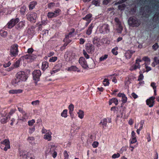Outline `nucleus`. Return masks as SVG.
<instances>
[{
	"label": "nucleus",
	"instance_id": "18",
	"mask_svg": "<svg viewBox=\"0 0 159 159\" xmlns=\"http://www.w3.org/2000/svg\"><path fill=\"white\" fill-rule=\"evenodd\" d=\"M52 133L48 131L47 133L45 134L43 136V138L48 141H50L52 139Z\"/></svg>",
	"mask_w": 159,
	"mask_h": 159
},
{
	"label": "nucleus",
	"instance_id": "34",
	"mask_svg": "<svg viewBox=\"0 0 159 159\" xmlns=\"http://www.w3.org/2000/svg\"><path fill=\"white\" fill-rule=\"evenodd\" d=\"M26 10V7L25 6H23L21 7L20 9V12L21 14L24 15Z\"/></svg>",
	"mask_w": 159,
	"mask_h": 159
},
{
	"label": "nucleus",
	"instance_id": "44",
	"mask_svg": "<svg viewBox=\"0 0 159 159\" xmlns=\"http://www.w3.org/2000/svg\"><path fill=\"white\" fill-rule=\"evenodd\" d=\"M47 16L48 18H52L55 17L53 12H49L48 13Z\"/></svg>",
	"mask_w": 159,
	"mask_h": 159
},
{
	"label": "nucleus",
	"instance_id": "30",
	"mask_svg": "<svg viewBox=\"0 0 159 159\" xmlns=\"http://www.w3.org/2000/svg\"><path fill=\"white\" fill-rule=\"evenodd\" d=\"M77 114H78V117L82 119L83 118L84 116V112L83 111L79 110V112H78Z\"/></svg>",
	"mask_w": 159,
	"mask_h": 159
},
{
	"label": "nucleus",
	"instance_id": "23",
	"mask_svg": "<svg viewBox=\"0 0 159 159\" xmlns=\"http://www.w3.org/2000/svg\"><path fill=\"white\" fill-rule=\"evenodd\" d=\"M113 103H114L116 105H117L118 104V99L116 98H114L111 99L109 101V105H111Z\"/></svg>",
	"mask_w": 159,
	"mask_h": 159
},
{
	"label": "nucleus",
	"instance_id": "46",
	"mask_svg": "<svg viewBox=\"0 0 159 159\" xmlns=\"http://www.w3.org/2000/svg\"><path fill=\"white\" fill-rule=\"evenodd\" d=\"M21 59L20 58V60H17L16 62L13 65V66L15 68H16L18 67L20 65V61L21 60Z\"/></svg>",
	"mask_w": 159,
	"mask_h": 159
},
{
	"label": "nucleus",
	"instance_id": "17",
	"mask_svg": "<svg viewBox=\"0 0 159 159\" xmlns=\"http://www.w3.org/2000/svg\"><path fill=\"white\" fill-rule=\"evenodd\" d=\"M67 70L69 71H74L79 72H80V70L76 66H72L69 67L67 69Z\"/></svg>",
	"mask_w": 159,
	"mask_h": 159
},
{
	"label": "nucleus",
	"instance_id": "32",
	"mask_svg": "<svg viewBox=\"0 0 159 159\" xmlns=\"http://www.w3.org/2000/svg\"><path fill=\"white\" fill-rule=\"evenodd\" d=\"M25 21H20L17 25V28L18 29H21L25 25Z\"/></svg>",
	"mask_w": 159,
	"mask_h": 159
},
{
	"label": "nucleus",
	"instance_id": "55",
	"mask_svg": "<svg viewBox=\"0 0 159 159\" xmlns=\"http://www.w3.org/2000/svg\"><path fill=\"white\" fill-rule=\"evenodd\" d=\"M144 124V120H142L141 121L140 123L139 127V128H138V129H139L140 130H141L143 128V126Z\"/></svg>",
	"mask_w": 159,
	"mask_h": 159
},
{
	"label": "nucleus",
	"instance_id": "12",
	"mask_svg": "<svg viewBox=\"0 0 159 159\" xmlns=\"http://www.w3.org/2000/svg\"><path fill=\"white\" fill-rule=\"evenodd\" d=\"M85 47L86 49L89 53H92L94 52V47L92 44L88 43L86 44Z\"/></svg>",
	"mask_w": 159,
	"mask_h": 159
},
{
	"label": "nucleus",
	"instance_id": "54",
	"mask_svg": "<svg viewBox=\"0 0 159 159\" xmlns=\"http://www.w3.org/2000/svg\"><path fill=\"white\" fill-rule=\"evenodd\" d=\"M1 143L2 144L6 145L7 144L10 143V142L8 140L6 139H5L4 141H2L1 142Z\"/></svg>",
	"mask_w": 159,
	"mask_h": 159
},
{
	"label": "nucleus",
	"instance_id": "24",
	"mask_svg": "<svg viewBox=\"0 0 159 159\" xmlns=\"http://www.w3.org/2000/svg\"><path fill=\"white\" fill-rule=\"evenodd\" d=\"M23 90L20 89H12L10 90L9 93L13 94L20 93L22 92Z\"/></svg>",
	"mask_w": 159,
	"mask_h": 159
},
{
	"label": "nucleus",
	"instance_id": "3",
	"mask_svg": "<svg viewBox=\"0 0 159 159\" xmlns=\"http://www.w3.org/2000/svg\"><path fill=\"white\" fill-rule=\"evenodd\" d=\"M129 23L131 26L133 27L138 26L141 23L140 21L134 17H130L129 20Z\"/></svg>",
	"mask_w": 159,
	"mask_h": 159
},
{
	"label": "nucleus",
	"instance_id": "56",
	"mask_svg": "<svg viewBox=\"0 0 159 159\" xmlns=\"http://www.w3.org/2000/svg\"><path fill=\"white\" fill-rule=\"evenodd\" d=\"M115 21L116 22V24L117 25H121V22L119 20V19L117 18H115Z\"/></svg>",
	"mask_w": 159,
	"mask_h": 159
},
{
	"label": "nucleus",
	"instance_id": "33",
	"mask_svg": "<svg viewBox=\"0 0 159 159\" xmlns=\"http://www.w3.org/2000/svg\"><path fill=\"white\" fill-rule=\"evenodd\" d=\"M61 11V10L59 9H56L54 12H53L55 17H56L59 16L60 13Z\"/></svg>",
	"mask_w": 159,
	"mask_h": 159
},
{
	"label": "nucleus",
	"instance_id": "39",
	"mask_svg": "<svg viewBox=\"0 0 159 159\" xmlns=\"http://www.w3.org/2000/svg\"><path fill=\"white\" fill-rule=\"evenodd\" d=\"M27 159H34L35 157L32 154L30 153H28L26 156Z\"/></svg>",
	"mask_w": 159,
	"mask_h": 159
},
{
	"label": "nucleus",
	"instance_id": "52",
	"mask_svg": "<svg viewBox=\"0 0 159 159\" xmlns=\"http://www.w3.org/2000/svg\"><path fill=\"white\" fill-rule=\"evenodd\" d=\"M126 7V5L125 4H122L119 5L118 7L119 9L120 10H123Z\"/></svg>",
	"mask_w": 159,
	"mask_h": 159
},
{
	"label": "nucleus",
	"instance_id": "13",
	"mask_svg": "<svg viewBox=\"0 0 159 159\" xmlns=\"http://www.w3.org/2000/svg\"><path fill=\"white\" fill-rule=\"evenodd\" d=\"M19 21L18 18L15 19H11L7 24V27L8 28H11L13 27Z\"/></svg>",
	"mask_w": 159,
	"mask_h": 159
},
{
	"label": "nucleus",
	"instance_id": "49",
	"mask_svg": "<svg viewBox=\"0 0 159 159\" xmlns=\"http://www.w3.org/2000/svg\"><path fill=\"white\" fill-rule=\"evenodd\" d=\"M57 59V57H51L49 60V61L51 62H54L56 61Z\"/></svg>",
	"mask_w": 159,
	"mask_h": 159
},
{
	"label": "nucleus",
	"instance_id": "47",
	"mask_svg": "<svg viewBox=\"0 0 159 159\" xmlns=\"http://www.w3.org/2000/svg\"><path fill=\"white\" fill-rule=\"evenodd\" d=\"M120 156V154L119 153H115L113 154L112 156V158L113 159H115L119 157Z\"/></svg>",
	"mask_w": 159,
	"mask_h": 159
},
{
	"label": "nucleus",
	"instance_id": "21",
	"mask_svg": "<svg viewBox=\"0 0 159 159\" xmlns=\"http://www.w3.org/2000/svg\"><path fill=\"white\" fill-rule=\"evenodd\" d=\"M88 66L89 68L90 69H93L95 68V64L94 60L92 59H90Z\"/></svg>",
	"mask_w": 159,
	"mask_h": 159
},
{
	"label": "nucleus",
	"instance_id": "9",
	"mask_svg": "<svg viewBox=\"0 0 159 159\" xmlns=\"http://www.w3.org/2000/svg\"><path fill=\"white\" fill-rule=\"evenodd\" d=\"M99 31L101 33L105 34L110 32L109 25L107 24H104L101 26L99 29Z\"/></svg>",
	"mask_w": 159,
	"mask_h": 159
},
{
	"label": "nucleus",
	"instance_id": "20",
	"mask_svg": "<svg viewBox=\"0 0 159 159\" xmlns=\"http://www.w3.org/2000/svg\"><path fill=\"white\" fill-rule=\"evenodd\" d=\"M135 52V51L128 50L125 53V56L127 59H129L131 57L133 53Z\"/></svg>",
	"mask_w": 159,
	"mask_h": 159
},
{
	"label": "nucleus",
	"instance_id": "2",
	"mask_svg": "<svg viewBox=\"0 0 159 159\" xmlns=\"http://www.w3.org/2000/svg\"><path fill=\"white\" fill-rule=\"evenodd\" d=\"M57 147L54 145H52L49 146V148L46 151V154H52V157L55 158L57 155V153L55 151Z\"/></svg>",
	"mask_w": 159,
	"mask_h": 159
},
{
	"label": "nucleus",
	"instance_id": "48",
	"mask_svg": "<svg viewBox=\"0 0 159 159\" xmlns=\"http://www.w3.org/2000/svg\"><path fill=\"white\" fill-rule=\"evenodd\" d=\"M139 124V123H138L137 124L136 123L134 125V128H135L137 129L136 132L138 134H140V131L141 130L139 129H138V126Z\"/></svg>",
	"mask_w": 159,
	"mask_h": 159
},
{
	"label": "nucleus",
	"instance_id": "16",
	"mask_svg": "<svg viewBox=\"0 0 159 159\" xmlns=\"http://www.w3.org/2000/svg\"><path fill=\"white\" fill-rule=\"evenodd\" d=\"M117 96L119 97L122 98L121 101L123 103H125L127 101V98L125 95L123 93H119L118 94Z\"/></svg>",
	"mask_w": 159,
	"mask_h": 159
},
{
	"label": "nucleus",
	"instance_id": "58",
	"mask_svg": "<svg viewBox=\"0 0 159 159\" xmlns=\"http://www.w3.org/2000/svg\"><path fill=\"white\" fill-rule=\"evenodd\" d=\"M137 141L136 138H132L130 140V144L131 145L132 144L135 143L137 142Z\"/></svg>",
	"mask_w": 159,
	"mask_h": 159
},
{
	"label": "nucleus",
	"instance_id": "37",
	"mask_svg": "<svg viewBox=\"0 0 159 159\" xmlns=\"http://www.w3.org/2000/svg\"><path fill=\"white\" fill-rule=\"evenodd\" d=\"M116 30L118 33H121L123 30V27L121 25H117Z\"/></svg>",
	"mask_w": 159,
	"mask_h": 159
},
{
	"label": "nucleus",
	"instance_id": "45",
	"mask_svg": "<svg viewBox=\"0 0 159 159\" xmlns=\"http://www.w3.org/2000/svg\"><path fill=\"white\" fill-rule=\"evenodd\" d=\"M93 44L97 46V47H99L100 46V44L97 41V39H94L93 40Z\"/></svg>",
	"mask_w": 159,
	"mask_h": 159
},
{
	"label": "nucleus",
	"instance_id": "59",
	"mask_svg": "<svg viewBox=\"0 0 159 159\" xmlns=\"http://www.w3.org/2000/svg\"><path fill=\"white\" fill-rule=\"evenodd\" d=\"M35 130V126H33L32 128H30L29 129V133L31 134L33 133Z\"/></svg>",
	"mask_w": 159,
	"mask_h": 159
},
{
	"label": "nucleus",
	"instance_id": "31",
	"mask_svg": "<svg viewBox=\"0 0 159 159\" xmlns=\"http://www.w3.org/2000/svg\"><path fill=\"white\" fill-rule=\"evenodd\" d=\"M36 4V2H35L33 1L31 2L29 6L30 10L33 9Z\"/></svg>",
	"mask_w": 159,
	"mask_h": 159
},
{
	"label": "nucleus",
	"instance_id": "10",
	"mask_svg": "<svg viewBox=\"0 0 159 159\" xmlns=\"http://www.w3.org/2000/svg\"><path fill=\"white\" fill-rule=\"evenodd\" d=\"M79 63L83 68L87 69L89 68L87 61L84 57H81L80 58Z\"/></svg>",
	"mask_w": 159,
	"mask_h": 159
},
{
	"label": "nucleus",
	"instance_id": "22",
	"mask_svg": "<svg viewBox=\"0 0 159 159\" xmlns=\"http://www.w3.org/2000/svg\"><path fill=\"white\" fill-rule=\"evenodd\" d=\"M140 65L137 62L135 63V64L132 66L130 68V70L131 71H133L136 70L137 69L140 68Z\"/></svg>",
	"mask_w": 159,
	"mask_h": 159
},
{
	"label": "nucleus",
	"instance_id": "26",
	"mask_svg": "<svg viewBox=\"0 0 159 159\" xmlns=\"http://www.w3.org/2000/svg\"><path fill=\"white\" fill-rule=\"evenodd\" d=\"M7 32L3 30H0V38L1 37L5 38L7 36Z\"/></svg>",
	"mask_w": 159,
	"mask_h": 159
},
{
	"label": "nucleus",
	"instance_id": "53",
	"mask_svg": "<svg viewBox=\"0 0 159 159\" xmlns=\"http://www.w3.org/2000/svg\"><path fill=\"white\" fill-rule=\"evenodd\" d=\"M92 2L93 4L96 6H99L100 4V2L98 0H93Z\"/></svg>",
	"mask_w": 159,
	"mask_h": 159
},
{
	"label": "nucleus",
	"instance_id": "38",
	"mask_svg": "<svg viewBox=\"0 0 159 159\" xmlns=\"http://www.w3.org/2000/svg\"><path fill=\"white\" fill-rule=\"evenodd\" d=\"M108 57V55L106 54L102 56L99 58V61H104Z\"/></svg>",
	"mask_w": 159,
	"mask_h": 159
},
{
	"label": "nucleus",
	"instance_id": "57",
	"mask_svg": "<svg viewBox=\"0 0 159 159\" xmlns=\"http://www.w3.org/2000/svg\"><path fill=\"white\" fill-rule=\"evenodd\" d=\"M141 71H140L139 72V73L140 74L138 77V80L139 81H140L142 80L143 78V75L142 74H141Z\"/></svg>",
	"mask_w": 159,
	"mask_h": 159
},
{
	"label": "nucleus",
	"instance_id": "36",
	"mask_svg": "<svg viewBox=\"0 0 159 159\" xmlns=\"http://www.w3.org/2000/svg\"><path fill=\"white\" fill-rule=\"evenodd\" d=\"M67 110L66 109H65L61 113V116L64 118H66L67 116Z\"/></svg>",
	"mask_w": 159,
	"mask_h": 159
},
{
	"label": "nucleus",
	"instance_id": "4",
	"mask_svg": "<svg viewBox=\"0 0 159 159\" xmlns=\"http://www.w3.org/2000/svg\"><path fill=\"white\" fill-rule=\"evenodd\" d=\"M18 111L22 114V116L20 118V120L23 122H25L29 119L30 116V114L25 111L21 107H18Z\"/></svg>",
	"mask_w": 159,
	"mask_h": 159
},
{
	"label": "nucleus",
	"instance_id": "63",
	"mask_svg": "<svg viewBox=\"0 0 159 159\" xmlns=\"http://www.w3.org/2000/svg\"><path fill=\"white\" fill-rule=\"evenodd\" d=\"M10 148V143H9L5 145V147L3 149L5 151H7L8 149H9Z\"/></svg>",
	"mask_w": 159,
	"mask_h": 159
},
{
	"label": "nucleus",
	"instance_id": "5",
	"mask_svg": "<svg viewBox=\"0 0 159 159\" xmlns=\"http://www.w3.org/2000/svg\"><path fill=\"white\" fill-rule=\"evenodd\" d=\"M16 77H17L19 80H20V81H25L28 78L26 73L22 71L18 72L16 74Z\"/></svg>",
	"mask_w": 159,
	"mask_h": 159
},
{
	"label": "nucleus",
	"instance_id": "25",
	"mask_svg": "<svg viewBox=\"0 0 159 159\" xmlns=\"http://www.w3.org/2000/svg\"><path fill=\"white\" fill-rule=\"evenodd\" d=\"M93 24H91L89 25L88 30L86 31V34H87L89 35L91 34L92 30L93 29Z\"/></svg>",
	"mask_w": 159,
	"mask_h": 159
},
{
	"label": "nucleus",
	"instance_id": "61",
	"mask_svg": "<svg viewBox=\"0 0 159 159\" xmlns=\"http://www.w3.org/2000/svg\"><path fill=\"white\" fill-rule=\"evenodd\" d=\"M98 142L96 141L94 142L92 144L93 147L94 148H97L98 146Z\"/></svg>",
	"mask_w": 159,
	"mask_h": 159
},
{
	"label": "nucleus",
	"instance_id": "43",
	"mask_svg": "<svg viewBox=\"0 0 159 159\" xmlns=\"http://www.w3.org/2000/svg\"><path fill=\"white\" fill-rule=\"evenodd\" d=\"M39 100H36L34 101H33L31 102V104L34 106H36L38 105L39 104Z\"/></svg>",
	"mask_w": 159,
	"mask_h": 159
},
{
	"label": "nucleus",
	"instance_id": "27",
	"mask_svg": "<svg viewBox=\"0 0 159 159\" xmlns=\"http://www.w3.org/2000/svg\"><path fill=\"white\" fill-rule=\"evenodd\" d=\"M10 119V116L8 115L6 117L2 118L1 120V122L2 123L4 124L8 121Z\"/></svg>",
	"mask_w": 159,
	"mask_h": 159
},
{
	"label": "nucleus",
	"instance_id": "50",
	"mask_svg": "<svg viewBox=\"0 0 159 159\" xmlns=\"http://www.w3.org/2000/svg\"><path fill=\"white\" fill-rule=\"evenodd\" d=\"M118 49V48H115L111 50V52L113 54L115 55H117L118 54V52L117 50Z\"/></svg>",
	"mask_w": 159,
	"mask_h": 159
},
{
	"label": "nucleus",
	"instance_id": "7",
	"mask_svg": "<svg viewBox=\"0 0 159 159\" xmlns=\"http://www.w3.org/2000/svg\"><path fill=\"white\" fill-rule=\"evenodd\" d=\"M26 16L27 19L30 22L32 23H35L36 22V19L37 18L36 13L32 12L30 13H28Z\"/></svg>",
	"mask_w": 159,
	"mask_h": 159
},
{
	"label": "nucleus",
	"instance_id": "28",
	"mask_svg": "<svg viewBox=\"0 0 159 159\" xmlns=\"http://www.w3.org/2000/svg\"><path fill=\"white\" fill-rule=\"evenodd\" d=\"M107 122V119L106 118H104L101 120L100 122V124H101L103 126V128H104V127H105L106 126Z\"/></svg>",
	"mask_w": 159,
	"mask_h": 159
},
{
	"label": "nucleus",
	"instance_id": "8",
	"mask_svg": "<svg viewBox=\"0 0 159 159\" xmlns=\"http://www.w3.org/2000/svg\"><path fill=\"white\" fill-rule=\"evenodd\" d=\"M34 80L36 84L39 80V77L41 75V72L39 70H35L33 73Z\"/></svg>",
	"mask_w": 159,
	"mask_h": 159
},
{
	"label": "nucleus",
	"instance_id": "11",
	"mask_svg": "<svg viewBox=\"0 0 159 159\" xmlns=\"http://www.w3.org/2000/svg\"><path fill=\"white\" fill-rule=\"evenodd\" d=\"M36 57V55L34 54H27L21 57L20 59H27L29 61L31 62L33 61Z\"/></svg>",
	"mask_w": 159,
	"mask_h": 159
},
{
	"label": "nucleus",
	"instance_id": "41",
	"mask_svg": "<svg viewBox=\"0 0 159 159\" xmlns=\"http://www.w3.org/2000/svg\"><path fill=\"white\" fill-rule=\"evenodd\" d=\"M27 140L30 143L32 144L34 140V138L33 137H29L27 139Z\"/></svg>",
	"mask_w": 159,
	"mask_h": 159
},
{
	"label": "nucleus",
	"instance_id": "60",
	"mask_svg": "<svg viewBox=\"0 0 159 159\" xmlns=\"http://www.w3.org/2000/svg\"><path fill=\"white\" fill-rule=\"evenodd\" d=\"M143 60L145 61L148 62L149 63L150 61V59L147 57H145L143 58Z\"/></svg>",
	"mask_w": 159,
	"mask_h": 159
},
{
	"label": "nucleus",
	"instance_id": "15",
	"mask_svg": "<svg viewBox=\"0 0 159 159\" xmlns=\"http://www.w3.org/2000/svg\"><path fill=\"white\" fill-rule=\"evenodd\" d=\"M74 32V30H73L72 31L69 32L68 34L66 35L65 38L64 40V42L67 43H70L71 40L69 39V38L72 37V34Z\"/></svg>",
	"mask_w": 159,
	"mask_h": 159
},
{
	"label": "nucleus",
	"instance_id": "29",
	"mask_svg": "<svg viewBox=\"0 0 159 159\" xmlns=\"http://www.w3.org/2000/svg\"><path fill=\"white\" fill-rule=\"evenodd\" d=\"M48 67V63L47 61H44L42 64V69H46Z\"/></svg>",
	"mask_w": 159,
	"mask_h": 159
},
{
	"label": "nucleus",
	"instance_id": "64",
	"mask_svg": "<svg viewBox=\"0 0 159 159\" xmlns=\"http://www.w3.org/2000/svg\"><path fill=\"white\" fill-rule=\"evenodd\" d=\"M64 154L65 157L64 159H68L69 156L66 151H64Z\"/></svg>",
	"mask_w": 159,
	"mask_h": 159
},
{
	"label": "nucleus",
	"instance_id": "51",
	"mask_svg": "<svg viewBox=\"0 0 159 159\" xmlns=\"http://www.w3.org/2000/svg\"><path fill=\"white\" fill-rule=\"evenodd\" d=\"M68 108L69 110V112H73L74 108V105L72 104H70Z\"/></svg>",
	"mask_w": 159,
	"mask_h": 159
},
{
	"label": "nucleus",
	"instance_id": "14",
	"mask_svg": "<svg viewBox=\"0 0 159 159\" xmlns=\"http://www.w3.org/2000/svg\"><path fill=\"white\" fill-rule=\"evenodd\" d=\"M155 98V97L152 96L147 99L146 101L147 104L150 107H153L154 104Z\"/></svg>",
	"mask_w": 159,
	"mask_h": 159
},
{
	"label": "nucleus",
	"instance_id": "19",
	"mask_svg": "<svg viewBox=\"0 0 159 159\" xmlns=\"http://www.w3.org/2000/svg\"><path fill=\"white\" fill-rule=\"evenodd\" d=\"M20 80L17 78L13 79L11 81V84L14 86H16L18 85L19 83L20 82Z\"/></svg>",
	"mask_w": 159,
	"mask_h": 159
},
{
	"label": "nucleus",
	"instance_id": "62",
	"mask_svg": "<svg viewBox=\"0 0 159 159\" xmlns=\"http://www.w3.org/2000/svg\"><path fill=\"white\" fill-rule=\"evenodd\" d=\"M83 54L86 58L88 59L89 58V55L87 54V52L84 50H83Z\"/></svg>",
	"mask_w": 159,
	"mask_h": 159
},
{
	"label": "nucleus",
	"instance_id": "6",
	"mask_svg": "<svg viewBox=\"0 0 159 159\" xmlns=\"http://www.w3.org/2000/svg\"><path fill=\"white\" fill-rule=\"evenodd\" d=\"M18 46L17 44H14L11 46L10 55L11 57H16L18 55Z\"/></svg>",
	"mask_w": 159,
	"mask_h": 159
},
{
	"label": "nucleus",
	"instance_id": "42",
	"mask_svg": "<svg viewBox=\"0 0 159 159\" xmlns=\"http://www.w3.org/2000/svg\"><path fill=\"white\" fill-rule=\"evenodd\" d=\"M35 123V120L34 119H32L31 120L28 121V125L30 126H32Z\"/></svg>",
	"mask_w": 159,
	"mask_h": 159
},
{
	"label": "nucleus",
	"instance_id": "40",
	"mask_svg": "<svg viewBox=\"0 0 159 159\" xmlns=\"http://www.w3.org/2000/svg\"><path fill=\"white\" fill-rule=\"evenodd\" d=\"M103 83L104 86H107L109 85V80L107 79H105L103 81Z\"/></svg>",
	"mask_w": 159,
	"mask_h": 159
},
{
	"label": "nucleus",
	"instance_id": "1",
	"mask_svg": "<svg viewBox=\"0 0 159 159\" xmlns=\"http://www.w3.org/2000/svg\"><path fill=\"white\" fill-rule=\"evenodd\" d=\"M76 56L75 54L71 52H66L64 56V58L67 61H71L75 59Z\"/></svg>",
	"mask_w": 159,
	"mask_h": 159
},
{
	"label": "nucleus",
	"instance_id": "35",
	"mask_svg": "<svg viewBox=\"0 0 159 159\" xmlns=\"http://www.w3.org/2000/svg\"><path fill=\"white\" fill-rule=\"evenodd\" d=\"M91 17L92 15L91 14H89L86 16L85 17H83V19L86 20L87 21H89V20H90V21H91L90 18Z\"/></svg>",
	"mask_w": 159,
	"mask_h": 159
}]
</instances>
